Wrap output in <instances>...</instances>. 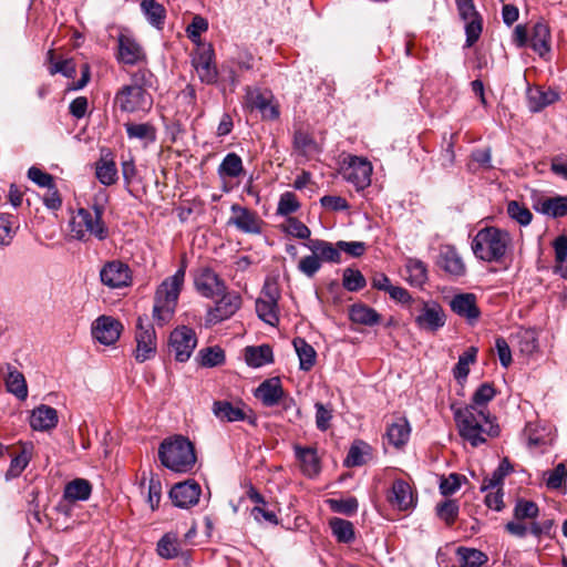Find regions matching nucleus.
Returning a JSON list of instances; mask_svg holds the SVG:
<instances>
[{
    "label": "nucleus",
    "mask_w": 567,
    "mask_h": 567,
    "mask_svg": "<svg viewBox=\"0 0 567 567\" xmlns=\"http://www.w3.org/2000/svg\"><path fill=\"white\" fill-rule=\"evenodd\" d=\"M16 217L11 214H0V246H9L16 234L18 227L14 226Z\"/></svg>",
    "instance_id": "a18cd8bd"
},
{
    "label": "nucleus",
    "mask_w": 567,
    "mask_h": 567,
    "mask_svg": "<svg viewBox=\"0 0 567 567\" xmlns=\"http://www.w3.org/2000/svg\"><path fill=\"white\" fill-rule=\"evenodd\" d=\"M123 330L122 323L110 316H100L92 324V336L105 346L114 344Z\"/></svg>",
    "instance_id": "f3484780"
},
{
    "label": "nucleus",
    "mask_w": 567,
    "mask_h": 567,
    "mask_svg": "<svg viewBox=\"0 0 567 567\" xmlns=\"http://www.w3.org/2000/svg\"><path fill=\"white\" fill-rule=\"evenodd\" d=\"M300 207V204L296 197V195L291 192H286L280 196L277 214L282 216H288L295 212H297Z\"/></svg>",
    "instance_id": "bf43d9fd"
},
{
    "label": "nucleus",
    "mask_w": 567,
    "mask_h": 567,
    "mask_svg": "<svg viewBox=\"0 0 567 567\" xmlns=\"http://www.w3.org/2000/svg\"><path fill=\"white\" fill-rule=\"evenodd\" d=\"M411 427L405 417H398L388 426L386 439L390 444L399 449L405 445L410 439Z\"/></svg>",
    "instance_id": "7c9ffc66"
},
{
    "label": "nucleus",
    "mask_w": 567,
    "mask_h": 567,
    "mask_svg": "<svg viewBox=\"0 0 567 567\" xmlns=\"http://www.w3.org/2000/svg\"><path fill=\"white\" fill-rule=\"evenodd\" d=\"M367 285L364 276L358 269L346 268L342 275V286L348 291H359Z\"/></svg>",
    "instance_id": "8fccbe9b"
},
{
    "label": "nucleus",
    "mask_w": 567,
    "mask_h": 567,
    "mask_svg": "<svg viewBox=\"0 0 567 567\" xmlns=\"http://www.w3.org/2000/svg\"><path fill=\"white\" fill-rule=\"evenodd\" d=\"M292 343L300 361V369L309 371L316 363L315 349L302 338H295Z\"/></svg>",
    "instance_id": "4c0bfd02"
},
{
    "label": "nucleus",
    "mask_w": 567,
    "mask_h": 567,
    "mask_svg": "<svg viewBox=\"0 0 567 567\" xmlns=\"http://www.w3.org/2000/svg\"><path fill=\"white\" fill-rule=\"evenodd\" d=\"M197 346L195 331L186 326L175 328L169 336V350L176 361L186 362Z\"/></svg>",
    "instance_id": "1a4fd4ad"
},
{
    "label": "nucleus",
    "mask_w": 567,
    "mask_h": 567,
    "mask_svg": "<svg viewBox=\"0 0 567 567\" xmlns=\"http://www.w3.org/2000/svg\"><path fill=\"white\" fill-rule=\"evenodd\" d=\"M92 492V485L87 480L75 478L68 483L64 487V499L74 503L89 499Z\"/></svg>",
    "instance_id": "473e14b6"
},
{
    "label": "nucleus",
    "mask_w": 567,
    "mask_h": 567,
    "mask_svg": "<svg viewBox=\"0 0 567 567\" xmlns=\"http://www.w3.org/2000/svg\"><path fill=\"white\" fill-rule=\"evenodd\" d=\"M305 246L312 252L316 254L321 264L323 261L327 262H336L339 264L341 261V254L339 248L332 243L322 239H310Z\"/></svg>",
    "instance_id": "cd10ccee"
},
{
    "label": "nucleus",
    "mask_w": 567,
    "mask_h": 567,
    "mask_svg": "<svg viewBox=\"0 0 567 567\" xmlns=\"http://www.w3.org/2000/svg\"><path fill=\"white\" fill-rule=\"evenodd\" d=\"M450 307L454 313L466 319L471 324L476 322L481 316L477 298L474 293L455 295L450 302Z\"/></svg>",
    "instance_id": "aec40b11"
},
{
    "label": "nucleus",
    "mask_w": 567,
    "mask_h": 567,
    "mask_svg": "<svg viewBox=\"0 0 567 567\" xmlns=\"http://www.w3.org/2000/svg\"><path fill=\"white\" fill-rule=\"evenodd\" d=\"M117 169L113 162H101L96 165V177L104 185H112L116 181Z\"/></svg>",
    "instance_id": "13d9d810"
},
{
    "label": "nucleus",
    "mask_w": 567,
    "mask_h": 567,
    "mask_svg": "<svg viewBox=\"0 0 567 567\" xmlns=\"http://www.w3.org/2000/svg\"><path fill=\"white\" fill-rule=\"evenodd\" d=\"M158 456L165 467L177 473L192 471L196 463L194 446L184 436L164 440L158 449Z\"/></svg>",
    "instance_id": "20e7f679"
},
{
    "label": "nucleus",
    "mask_w": 567,
    "mask_h": 567,
    "mask_svg": "<svg viewBox=\"0 0 567 567\" xmlns=\"http://www.w3.org/2000/svg\"><path fill=\"white\" fill-rule=\"evenodd\" d=\"M369 451V445L362 441L354 442L349 450L344 461L347 466H360L365 463L364 455Z\"/></svg>",
    "instance_id": "5fc2aeb1"
},
{
    "label": "nucleus",
    "mask_w": 567,
    "mask_h": 567,
    "mask_svg": "<svg viewBox=\"0 0 567 567\" xmlns=\"http://www.w3.org/2000/svg\"><path fill=\"white\" fill-rule=\"evenodd\" d=\"M231 217L228 220L229 225H234L238 230L246 234H260L262 220L258 215L238 204L230 207Z\"/></svg>",
    "instance_id": "a211bd4d"
},
{
    "label": "nucleus",
    "mask_w": 567,
    "mask_h": 567,
    "mask_svg": "<svg viewBox=\"0 0 567 567\" xmlns=\"http://www.w3.org/2000/svg\"><path fill=\"white\" fill-rule=\"evenodd\" d=\"M506 212L508 216L520 226L529 225L533 218L530 210L517 200L508 202Z\"/></svg>",
    "instance_id": "09e8293b"
},
{
    "label": "nucleus",
    "mask_w": 567,
    "mask_h": 567,
    "mask_svg": "<svg viewBox=\"0 0 567 567\" xmlns=\"http://www.w3.org/2000/svg\"><path fill=\"white\" fill-rule=\"evenodd\" d=\"M200 493L199 484L188 480L175 484L169 492V497L176 507L189 508L198 503Z\"/></svg>",
    "instance_id": "6ab92c4d"
},
{
    "label": "nucleus",
    "mask_w": 567,
    "mask_h": 567,
    "mask_svg": "<svg viewBox=\"0 0 567 567\" xmlns=\"http://www.w3.org/2000/svg\"><path fill=\"white\" fill-rule=\"evenodd\" d=\"M458 504L454 499H447L436 505L437 516L451 526L458 516Z\"/></svg>",
    "instance_id": "603ef678"
},
{
    "label": "nucleus",
    "mask_w": 567,
    "mask_h": 567,
    "mask_svg": "<svg viewBox=\"0 0 567 567\" xmlns=\"http://www.w3.org/2000/svg\"><path fill=\"white\" fill-rule=\"evenodd\" d=\"M409 281L414 286H422L427 280V269L423 261L419 259H409L406 265Z\"/></svg>",
    "instance_id": "49530a36"
},
{
    "label": "nucleus",
    "mask_w": 567,
    "mask_h": 567,
    "mask_svg": "<svg viewBox=\"0 0 567 567\" xmlns=\"http://www.w3.org/2000/svg\"><path fill=\"white\" fill-rule=\"evenodd\" d=\"M58 424V412L49 405L35 408L30 416V425L35 431H49Z\"/></svg>",
    "instance_id": "a878e982"
},
{
    "label": "nucleus",
    "mask_w": 567,
    "mask_h": 567,
    "mask_svg": "<svg viewBox=\"0 0 567 567\" xmlns=\"http://www.w3.org/2000/svg\"><path fill=\"white\" fill-rule=\"evenodd\" d=\"M101 282L111 289H121L132 284V271L121 260L107 261L100 271Z\"/></svg>",
    "instance_id": "4468645a"
},
{
    "label": "nucleus",
    "mask_w": 567,
    "mask_h": 567,
    "mask_svg": "<svg viewBox=\"0 0 567 567\" xmlns=\"http://www.w3.org/2000/svg\"><path fill=\"white\" fill-rule=\"evenodd\" d=\"M279 291L274 285H266L256 300V312L264 322L275 327L279 322Z\"/></svg>",
    "instance_id": "ddd939ff"
},
{
    "label": "nucleus",
    "mask_w": 567,
    "mask_h": 567,
    "mask_svg": "<svg viewBox=\"0 0 567 567\" xmlns=\"http://www.w3.org/2000/svg\"><path fill=\"white\" fill-rule=\"evenodd\" d=\"M437 265L455 278L463 277L466 274L465 262L454 246L447 245L440 249Z\"/></svg>",
    "instance_id": "412c9836"
},
{
    "label": "nucleus",
    "mask_w": 567,
    "mask_h": 567,
    "mask_svg": "<svg viewBox=\"0 0 567 567\" xmlns=\"http://www.w3.org/2000/svg\"><path fill=\"white\" fill-rule=\"evenodd\" d=\"M7 374L4 377L7 391L16 395L19 400L28 396V385L24 375L13 365L6 364Z\"/></svg>",
    "instance_id": "c85d7f7f"
},
{
    "label": "nucleus",
    "mask_w": 567,
    "mask_h": 567,
    "mask_svg": "<svg viewBox=\"0 0 567 567\" xmlns=\"http://www.w3.org/2000/svg\"><path fill=\"white\" fill-rule=\"evenodd\" d=\"M141 9L153 27L162 29L166 18V10L159 2L156 0H143Z\"/></svg>",
    "instance_id": "c9c22d12"
},
{
    "label": "nucleus",
    "mask_w": 567,
    "mask_h": 567,
    "mask_svg": "<svg viewBox=\"0 0 567 567\" xmlns=\"http://www.w3.org/2000/svg\"><path fill=\"white\" fill-rule=\"evenodd\" d=\"M116 61L124 65H136L146 61V53L137 40L127 31L117 37Z\"/></svg>",
    "instance_id": "9b49d317"
},
{
    "label": "nucleus",
    "mask_w": 567,
    "mask_h": 567,
    "mask_svg": "<svg viewBox=\"0 0 567 567\" xmlns=\"http://www.w3.org/2000/svg\"><path fill=\"white\" fill-rule=\"evenodd\" d=\"M460 435L476 447L486 442V437L497 436L499 427L487 408L466 405L453 409Z\"/></svg>",
    "instance_id": "f257e3e1"
},
{
    "label": "nucleus",
    "mask_w": 567,
    "mask_h": 567,
    "mask_svg": "<svg viewBox=\"0 0 567 567\" xmlns=\"http://www.w3.org/2000/svg\"><path fill=\"white\" fill-rule=\"evenodd\" d=\"M471 249L482 261L502 264L513 249V237L505 229L485 226L473 237Z\"/></svg>",
    "instance_id": "f03ea898"
},
{
    "label": "nucleus",
    "mask_w": 567,
    "mask_h": 567,
    "mask_svg": "<svg viewBox=\"0 0 567 567\" xmlns=\"http://www.w3.org/2000/svg\"><path fill=\"white\" fill-rule=\"evenodd\" d=\"M392 507L399 511H409L415 506V497L410 484L403 480H395L386 496Z\"/></svg>",
    "instance_id": "4be33fe9"
},
{
    "label": "nucleus",
    "mask_w": 567,
    "mask_h": 567,
    "mask_svg": "<svg viewBox=\"0 0 567 567\" xmlns=\"http://www.w3.org/2000/svg\"><path fill=\"white\" fill-rule=\"evenodd\" d=\"M546 474V485L550 489L560 488L567 480V468L563 463H559L553 471Z\"/></svg>",
    "instance_id": "680f3d73"
},
{
    "label": "nucleus",
    "mask_w": 567,
    "mask_h": 567,
    "mask_svg": "<svg viewBox=\"0 0 567 567\" xmlns=\"http://www.w3.org/2000/svg\"><path fill=\"white\" fill-rule=\"evenodd\" d=\"M495 389L491 383H483L474 392L472 403L470 405H476L477 408H486V404L495 396Z\"/></svg>",
    "instance_id": "6e6d98bb"
},
{
    "label": "nucleus",
    "mask_w": 567,
    "mask_h": 567,
    "mask_svg": "<svg viewBox=\"0 0 567 567\" xmlns=\"http://www.w3.org/2000/svg\"><path fill=\"white\" fill-rule=\"evenodd\" d=\"M466 478L460 474L452 473L447 477H443L440 482V492L444 496L454 494L460 489L462 482Z\"/></svg>",
    "instance_id": "69168bd1"
},
{
    "label": "nucleus",
    "mask_w": 567,
    "mask_h": 567,
    "mask_svg": "<svg viewBox=\"0 0 567 567\" xmlns=\"http://www.w3.org/2000/svg\"><path fill=\"white\" fill-rule=\"evenodd\" d=\"M103 205L94 204L90 209L80 208L71 220V230L79 240H85L86 236H92L99 240L109 237V228L103 220Z\"/></svg>",
    "instance_id": "39448f33"
},
{
    "label": "nucleus",
    "mask_w": 567,
    "mask_h": 567,
    "mask_svg": "<svg viewBox=\"0 0 567 567\" xmlns=\"http://www.w3.org/2000/svg\"><path fill=\"white\" fill-rule=\"evenodd\" d=\"M214 49L210 44H200L192 58V64L200 82L205 84H214L218 79V71L214 62Z\"/></svg>",
    "instance_id": "9d476101"
},
{
    "label": "nucleus",
    "mask_w": 567,
    "mask_h": 567,
    "mask_svg": "<svg viewBox=\"0 0 567 567\" xmlns=\"http://www.w3.org/2000/svg\"><path fill=\"white\" fill-rule=\"evenodd\" d=\"M528 45L542 58L549 52L550 31L546 23L539 21L533 25Z\"/></svg>",
    "instance_id": "bb28decb"
},
{
    "label": "nucleus",
    "mask_w": 567,
    "mask_h": 567,
    "mask_svg": "<svg viewBox=\"0 0 567 567\" xmlns=\"http://www.w3.org/2000/svg\"><path fill=\"white\" fill-rule=\"evenodd\" d=\"M282 230L299 239H309L311 231L303 223L295 217H288L281 226Z\"/></svg>",
    "instance_id": "864d4df0"
},
{
    "label": "nucleus",
    "mask_w": 567,
    "mask_h": 567,
    "mask_svg": "<svg viewBox=\"0 0 567 567\" xmlns=\"http://www.w3.org/2000/svg\"><path fill=\"white\" fill-rule=\"evenodd\" d=\"M284 389L278 378L267 379L259 384L255 391V396L260 400L265 406L278 405L281 401Z\"/></svg>",
    "instance_id": "393cba45"
},
{
    "label": "nucleus",
    "mask_w": 567,
    "mask_h": 567,
    "mask_svg": "<svg viewBox=\"0 0 567 567\" xmlns=\"http://www.w3.org/2000/svg\"><path fill=\"white\" fill-rule=\"evenodd\" d=\"M194 286L196 291L207 298L216 299L225 292V281L209 267H200L194 275Z\"/></svg>",
    "instance_id": "f8f14e48"
},
{
    "label": "nucleus",
    "mask_w": 567,
    "mask_h": 567,
    "mask_svg": "<svg viewBox=\"0 0 567 567\" xmlns=\"http://www.w3.org/2000/svg\"><path fill=\"white\" fill-rule=\"evenodd\" d=\"M243 172V161L236 153L227 154L218 167V173L221 177L236 178Z\"/></svg>",
    "instance_id": "79ce46f5"
},
{
    "label": "nucleus",
    "mask_w": 567,
    "mask_h": 567,
    "mask_svg": "<svg viewBox=\"0 0 567 567\" xmlns=\"http://www.w3.org/2000/svg\"><path fill=\"white\" fill-rule=\"evenodd\" d=\"M465 22V34H466V47L471 48L480 39L483 31V19L476 17L474 19L464 21Z\"/></svg>",
    "instance_id": "4d7b16f0"
},
{
    "label": "nucleus",
    "mask_w": 567,
    "mask_h": 567,
    "mask_svg": "<svg viewBox=\"0 0 567 567\" xmlns=\"http://www.w3.org/2000/svg\"><path fill=\"white\" fill-rule=\"evenodd\" d=\"M153 81L154 74L148 69L143 68L131 74V83L128 85L147 91L153 85Z\"/></svg>",
    "instance_id": "e2e57ef3"
},
{
    "label": "nucleus",
    "mask_w": 567,
    "mask_h": 567,
    "mask_svg": "<svg viewBox=\"0 0 567 567\" xmlns=\"http://www.w3.org/2000/svg\"><path fill=\"white\" fill-rule=\"evenodd\" d=\"M48 59L50 62L49 72L51 75L60 73L65 78L73 79L76 74V66L73 59H65L61 61H54L53 50H50L48 53Z\"/></svg>",
    "instance_id": "37998d69"
},
{
    "label": "nucleus",
    "mask_w": 567,
    "mask_h": 567,
    "mask_svg": "<svg viewBox=\"0 0 567 567\" xmlns=\"http://www.w3.org/2000/svg\"><path fill=\"white\" fill-rule=\"evenodd\" d=\"M135 359L137 362H145L153 358L157 350L156 333L151 323L144 324L142 318L137 319Z\"/></svg>",
    "instance_id": "2eb2a0df"
},
{
    "label": "nucleus",
    "mask_w": 567,
    "mask_h": 567,
    "mask_svg": "<svg viewBox=\"0 0 567 567\" xmlns=\"http://www.w3.org/2000/svg\"><path fill=\"white\" fill-rule=\"evenodd\" d=\"M330 508L340 514L352 515L358 511V501L355 497H349L346 499H329Z\"/></svg>",
    "instance_id": "0e129e2a"
},
{
    "label": "nucleus",
    "mask_w": 567,
    "mask_h": 567,
    "mask_svg": "<svg viewBox=\"0 0 567 567\" xmlns=\"http://www.w3.org/2000/svg\"><path fill=\"white\" fill-rule=\"evenodd\" d=\"M446 316L443 308L435 301H422L415 316L416 326L424 331L435 332L445 324Z\"/></svg>",
    "instance_id": "dca6fc26"
},
{
    "label": "nucleus",
    "mask_w": 567,
    "mask_h": 567,
    "mask_svg": "<svg viewBox=\"0 0 567 567\" xmlns=\"http://www.w3.org/2000/svg\"><path fill=\"white\" fill-rule=\"evenodd\" d=\"M349 316L351 321L364 326H374L380 321L379 313L371 307L363 303L351 306Z\"/></svg>",
    "instance_id": "f704fd0d"
},
{
    "label": "nucleus",
    "mask_w": 567,
    "mask_h": 567,
    "mask_svg": "<svg viewBox=\"0 0 567 567\" xmlns=\"http://www.w3.org/2000/svg\"><path fill=\"white\" fill-rule=\"evenodd\" d=\"M126 134L128 138L140 140L145 143H153L156 140V128L151 123H126Z\"/></svg>",
    "instance_id": "e433bc0d"
},
{
    "label": "nucleus",
    "mask_w": 567,
    "mask_h": 567,
    "mask_svg": "<svg viewBox=\"0 0 567 567\" xmlns=\"http://www.w3.org/2000/svg\"><path fill=\"white\" fill-rule=\"evenodd\" d=\"M213 412L220 421L237 422L248 420L252 425L256 423V419L247 414L241 402L234 405L228 401H216L213 405Z\"/></svg>",
    "instance_id": "5701e85b"
},
{
    "label": "nucleus",
    "mask_w": 567,
    "mask_h": 567,
    "mask_svg": "<svg viewBox=\"0 0 567 567\" xmlns=\"http://www.w3.org/2000/svg\"><path fill=\"white\" fill-rule=\"evenodd\" d=\"M477 352L476 347H470L458 357V361L453 369V375L458 382L466 380L470 373V365L476 361Z\"/></svg>",
    "instance_id": "58836bf2"
},
{
    "label": "nucleus",
    "mask_w": 567,
    "mask_h": 567,
    "mask_svg": "<svg viewBox=\"0 0 567 567\" xmlns=\"http://www.w3.org/2000/svg\"><path fill=\"white\" fill-rule=\"evenodd\" d=\"M198 360L203 367H217L225 362V352L218 346L203 348L198 352Z\"/></svg>",
    "instance_id": "c03bdc74"
},
{
    "label": "nucleus",
    "mask_w": 567,
    "mask_h": 567,
    "mask_svg": "<svg viewBox=\"0 0 567 567\" xmlns=\"http://www.w3.org/2000/svg\"><path fill=\"white\" fill-rule=\"evenodd\" d=\"M208 29V22L205 18L200 16H195L190 22V24L187 27L186 32L188 38L194 42L197 43L198 47L199 38L203 32H205Z\"/></svg>",
    "instance_id": "774afa93"
},
{
    "label": "nucleus",
    "mask_w": 567,
    "mask_h": 567,
    "mask_svg": "<svg viewBox=\"0 0 567 567\" xmlns=\"http://www.w3.org/2000/svg\"><path fill=\"white\" fill-rule=\"evenodd\" d=\"M372 165L362 157L349 155L341 167L342 177L353 184L357 189H363L371 183Z\"/></svg>",
    "instance_id": "6e6552de"
},
{
    "label": "nucleus",
    "mask_w": 567,
    "mask_h": 567,
    "mask_svg": "<svg viewBox=\"0 0 567 567\" xmlns=\"http://www.w3.org/2000/svg\"><path fill=\"white\" fill-rule=\"evenodd\" d=\"M457 556L460 567H482L487 561V556L474 548L460 547Z\"/></svg>",
    "instance_id": "a19ab883"
},
{
    "label": "nucleus",
    "mask_w": 567,
    "mask_h": 567,
    "mask_svg": "<svg viewBox=\"0 0 567 567\" xmlns=\"http://www.w3.org/2000/svg\"><path fill=\"white\" fill-rule=\"evenodd\" d=\"M157 553L165 559H172L179 554V543L175 535L166 534L157 543Z\"/></svg>",
    "instance_id": "de8ad7c7"
},
{
    "label": "nucleus",
    "mask_w": 567,
    "mask_h": 567,
    "mask_svg": "<svg viewBox=\"0 0 567 567\" xmlns=\"http://www.w3.org/2000/svg\"><path fill=\"white\" fill-rule=\"evenodd\" d=\"M293 144L295 147L303 154L313 153L318 148L313 138L303 131L295 133Z\"/></svg>",
    "instance_id": "338daca9"
},
{
    "label": "nucleus",
    "mask_w": 567,
    "mask_h": 567,
    "mask_svg": "<svg viewBox=\"0 0 567 567\" xmlns=\"http://www.w3.org/2000/svg\"><path fill=\"white\" fill-rule=\"evenodd\" d=\"M535 208L549 217H564L567 215V196H554L542 199Z\"/></svg>",
    "instance_id": "2f4dec72"
},
{
    "label": "nucleus",
    "mask_w": 567,
    "mask_h": 567,
    "mask_svg": "<svg viewBox=\"0 0 567 567\" xmlns=\"http://www.w3.org/2000/svg\"><path fill=\"white\" fill-rule=\"evenodd\" d=\"M293 450L296 458L299 461L301 472L308 477L317 476L321 471L317 449L295 445Z\"/></svg>",
    "instance_id": "b1692460"
},
{
    "label": "nucleus",
    "mask_w": 567,
    "mask_h": 567,
    "mask_svg": "<svg viewBox=\"0 0 567 567\" xmlns=\"http://www.w3.org/2000/svg\"><path fill=\"white\" fill-rule=\"evenodd\" d=\"M185 272L186 264L183 261L176 272L164 279L157 287L154 296L153 319L158 326H164L173 319L184 286Z\"/></svg>",
    "instance_id": "7ed1b4c3"
},
{
    "label": "nucleus",
    "mask_w": 567,
    "mask_h": 567,
    "mask_svg": "<svg viewBox=\"0 0 567 567\" xmlns=\"http://www.w3.org/2000/svg\"><path fill=\"white\" fill-rule=\"evenodd\" d=\"M245 360L249 367L260 368L272 362V349L268 344L247 347L245 349Z\"/></svg>",
    "instance_id": "72a5a7b5"
},
{
    "label": "nucleus",
    "mask_w": 567,
    "mask_h": 567,
    "mask_svg": "<svg viewBox=\"0 0 567 567\" xmlns=\"http://www.w3.org/2000/svg\"><path fill=\"white\" fill-rule=\"evenodd\" d=\"M321 261L316 254L302 257L298 262V270L308 278H312L321 268Z\"/></svg>",
    "instance_id": "052dcab7"
},
{
    "label": "nucleus",
    "mask_w": 567,
    "mask_h": 567,
    "mask_svg": "<svg viewBox=\"0 0 567 567\" xmlns=\"http://www.w3.org/2000/svg\"><path fill=\"white\" fill-rule=\"evenodd\" d=\"M114 106L125 113H148L153 106V97L146 90L125 84L115 93Z\"/></svg>",
    "instance_id": "423d86ee"
},
{
    "label": "nucleus",
    "mask_w": 567,
    "mask_h": 567,
    "mask_svg": "<svg viewBox=\"0 0 567 567\" xmlns=\"http://www.w3.org/2000/svg\"><path fill=\"white\" fill-rule=\"evenodd\" d=\"M558 100V94L550 89L534 87L527 91L528 107L532 112H539Z\"/></svg>",
    "instance_id": "c756f323"
},
{
    "label": "nucleus",
    "mask_w": 567,
    "mask_h": 567,
    "mask_svg": "<svg viewBox=\"0 0 567 567\" xmlns=\"http://www.w3.org/2000/svg\"><path fill=\"white\" fill-rule=\"evenodd\" d=\"M538 514V505L533 501L518 499L515 504L514 517L517 520L534 519Z\"/></svg>",
    "instance_id": "3c124183"
},
{
    "label": "nucleus",
    "mask_w": 567,
    "mask_h": 567,
    "mask_svg": "<svg viewBox=\"0 0 567 567\" xmlns=\"http://www.w3.org/2000/svg\"><path fill=\"white\" fill-rule=\"evenodd\" d=\"M243 299L236 291L220 293L215 301V306L209 308L206 315V326H213L231 318L241 307Z\"/></svg>",
    "instance_id": "0eeeda50"
},
{
    "label": "nucleus",
    "mask_w": 567,
    "mask_h": 567,
    "mask_svg": "<svg viewBox=\"0 0 567 567\" xmlns=\"http://www.w3.org/2000/svg\"><path fill=\"white\" fill-rule=\"evenodd\" d=\"M332 534L340 543H351L354 539V527L349 520L333 517L329 522Z\"/></svg>",
    "instance_id": "ea45409f"
}]
</instances>
